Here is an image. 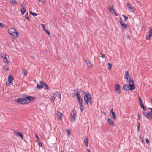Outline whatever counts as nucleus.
<instances>
[{"label": "nucleus", "mask_w": 152, "mask_h": 152, "mask_svg": "<svg viewBox=\"0 0 152 152\" xmlns=\"http://www.w3.org/2000/svg\"><path fill=\"white\" fill-rule=\"evenodd\" d=\"M80 92H83L84 94V101L88 105H90L92 104L91 95L88 92H85L81 90H80Z\"/></svg>", "instance_id": "obj_1"}, {"label": "nucleus", "mask_w": 152, "mask_h": 152, "mask_svg": "<svg viewBox=\"0 0 152 152\" xmlns=\"http://www.w3.org/2000/svg\"><path fill=\"white\" fill-rule=\"evenodd\" d=\"M27 95H23L21 97L18 99H16L15 101L20 104H26L28 103Z\"/></svg>", "instance_id": "obj_2"}, {"label": "nucleus", "mask_w": 152, "mask_h": 152, "mask_svg": "<svg viewBox=\"0 0 152 152\" xmlns=\"http://www.w3.org/2000/svg\"><path fill=\"white\" fill-rule=\"evenodd\" d=\"M8 32L11 35L17 37L18 33L16 30L13 28H10L8 30Z\"/></svg>", "instance_id": "obj_3"}, {"label": "nucleus", "mask_w": 152, "mask_h": 152, "mask_svg": "<svg viewBox=\"0 0 152 152\" xmlns=\"http://www.w3.org/2000/svg\"><path fill=\"white\" fill-rule=\"evenodd\" d=\"M149 109L151 110V111L148 112H146L143 111L142 112V114L148 119L151 120V113H152V108H150Z\"/></svg>", "instance_id": "obj_4"}, {"label": "nucleus", "mask_w": 152, "mask_h": 152, "mask_svg": "<svg viewBox=\"0 0 152 152\" xmlns=\"http://www.w3.org/2000/svg\"><path fill=\"white\" fill-rule=\"evenodd\" d=\"M76 114V111L75 109H73L72 112L71 113V119L73 122L75 121V115Z\"/></svg>", "instance_id": "obj_5"}, {"label": "nucleus", "mask_w": 152, "mask_h": 152, "mask_svg": "<svg viewBox=\"0 0 152 152\" xmlns=\"http://www.w3.org/2000/svg\"><path fill=\"white\" fill-rule=\"evenodd\" d=\"M120 86L118 84L115 85V90L117 94H119L120 93Z\"/></svg>", "instance_id": "obj_6"}, {"label": "nucleus", "mask_w": 152, "mask_h": 152, "mask_svg": "<svg viewBox=\"0 0 152 152\" xmlns=\"http://www.w3.org/2000/svg\"><path fill=\"white\" fill-rule=\"evenodd\" d=\"M120 23L122 28L124 30H126L127 28V25L124 22L122 21L121 18L120 19Z\"/></svg>", "instance_id": "obj_7"}, {"label": "nucleus", "mask_w": 152, "mask_h": 152, "mask_svg": "<svg viewBox=\"0 0 152 152\" xmlns=\"http://www.w3.org/2000/svg\"><path fill=\"white\" fill-rule=\"evenodd\" d=\"M44 83L42 81H40V82L38 83L37 85V88L38 89H40L43 88V84Z\"/></svg>", "instance_id": "obj_8"}, {"label": "nucleus", "mask_w": 152, "mask_h": 152, "mask_svg": "<svg viewBox=\"0 0 152 152\" xmlns=\"http://www.w3.org/2000/svg\"><path fill=\"white\" fill-rule=\"evenodd\" d=\"M27 100H28V103H29L30 102H31V101L32 100H33L35 98H34L33 97H32L31 96H28V95H27Z\"/></svg>", "instance_id": "obj_9"}, {"label": "nucleus", "mask_w": 152, "mask_h": 152, "mask_svg": "<svg viewBox=\"0 0 152 152\" xmlns=\"http://www.w3.org/2000/svg\"><path fill=\"white\" fill-rule=\"evenodd\" d=\"M129 88L128 89V90H134L135 88H136L134 84H130V83H129Z\"/></svg>", "instance_id": "obj_10"}, {"label": "nucleus", "mask_w": 152, "mask_h": 152, "mask_svg": "<svg viewBox=\"0 0 152 152\" xmlns=\"http://www.w3.org/2000/svg\"><path fill=\"white\" fill-rule=\"evenodd\" d=\"M125 77H126V79L127 80H128L129 79H130V77H129V73L128 71L126 70L125 71Z\"/></svg>", "instance_id": "obj_11"}, {"label": "nucleus", "mask_w": 152, "mask_h": 152, "mask_svg": "<svg viewBox=\"0 0 152 152\" xmlns=\"http://www.w3.org/2000/svg\"><path fill=\"white\" fill-rule=\"evenodd\" d=\"M110 113H111L112 115V118L113 120H115L116 119V117L115 112L113 111V109H111Z\"/></svg>", "instance_id": "obj_12"}, {"label": "nucleus", "mask_w": 152, "mask_h": 152, "mask_svg": "<svg viewBox=\"0 0 152 152\" xmlns=\"http://www.w3.org/2000/svg\"><path fill=\"white\" fill-rule=\"evenodd\" d=\"M129 89V86H128L127 84H125L124 85L122 89L124 91H128L129 90H128Z\"/></svg>", "instance_id": "obj_13"}, {"label": "nucleus", "mask_w": 152, "mask_h": 152, "mask_svg": "<svg viewBox=\"0 0 152 152\" xmlns=\"http://www.w3.org/2000/svg\"><path fill=\"white\" fill-rule=\"evenodd\" d=\"M56 115L57 116L59 117L58 119L60 120H61L63 116L62 113L59 111H58Z\"/></svg>", "instance_id": "obj_14"}, {"label": "nucleus", "mask_w": 152, "mask_h": 152, "mask_svg": "<svg viewBox=\"0 0 152 152\" xmlns=\"http://www.w3.org/2000/svg\"><path fill=\"white\" fill-rule=\"evenodd\" d=\"M107 121L108 122V124L110 125L111 126H113L114 125V122L110 118H108L107 119Z\"/></svg>", "instance_id": "obj_15"}, {"label": "nucleus", "mask_w": 152, "mask_h": 152, "mask_svg": "<svg viewBox=\"0 0 152 152\" xmlns=\"http://www.w3.org/2000/svg\"><path fill=\"white\" fill-rule=\"evenodd\" d=\"M84 142H85V145L87 147L88 145V139L86 136L85 137V139L84 140Z\"/></svg>", "instance_id": "obj_16"}, {"label": "nucleus", "mask_w": 152, "mask_h": 152, "mask_svg": "<svg viewBox=\"0 0 152 152\" xmlns=\"http://www.w3.org/2000/svg\"><path fill=\"white\" fill-rule=\"evenodd\" d=\"M85 61L88 66L89 67L92 66V64L89 60L87 59H85Z\"/></svg>", "instance_id": "obj_17"}, {"label": "nucleus", "mask_w": 152, "mask_h": 152, "mask_svg": "<svg viewBox=\"0 0 152 152\" xmlns=\"http://www.w3.org/2000/svg\"><path fill=\"white\" fill-rule=\"evenodd\" d=\"M13 80V78L12 76L11 75H9L8 78V81L10 83H11Z\"/></svg>", "instance_id": "obj_18"}, {"label": "nucleus", "mask_w": 152, "mask_h": 152, "mask_svg": "<svg viewBox=\"0 0 152 152\" xmlns=\"http://www.w3.org/2000/svg\"><path fill=\"white\" fill-rule=\"evenodd\" d=\"M79 104L80 106V109L81 111H82L83 110L84 106L83 105L82 101H81L79 102Z\"/></svg>", "instance_id": "obj_19"}, {"label": "nucleus", "mask_w": 152, "mask_h": 152, "mask_svg": "<svg viewBox=\"0 0 152 152\" xmlns=\"http://www.w3.org/2000/svg\"><path fill=\"white\" fill-rule=\"evenodd\" d=\"M43 84V88L45 89H47V90H50V88L48 87V86L46 83H44Z\"/></svg>", "instance_id": "obj_20"}, {"label": "nucleus", "mask_w": 152, "mask_h": 152, "mask_svg": "<svg viewBox=\"0 0 152 152\" xmlns=\"http://www.w3.org/2000/svg\"><path fill=\"white\" fill-rule=\"evenodd\" d=\"M20 11L21 14L22 15L24 14L26 11L25 7L24 6L21 9Z\"/></svg>", "instance_id": "obj_21"}, {"label": "nucleus", "mask_w": 152, "mask_h": 152, "mask_svg": "<svg viewBox=\"0 0 152 152\" xmlns=\"http://www.w3.org/2000/svg\"><path fill=\"white\" fill-rule=\"evenodd\" d=\"M77 94V98L78 100V102L81 101H83L82 100H80V94Z\"/></svg>", "instance_id": "obj_22"}, {"label": "nucleus", "mask_w": 152, "mask_h": 152, "mask_svg": "<svg viewBox=\"0 0 152 152\" xmlns=\"http://www.w3.org/2000/svg\"><path fill=\"white\" fill-rule=\"evenodd\" d=\"M10 2L12 4H18V3L15 0H10Z\"/></svg>", "instance_id": "obj_23"}, {"label": "nucleus", "mask_w": 152, "mask_h": 152, "mask_svg": "<svg viewBox=\"0 0 152 152\" xmlns=\"http://www.w3.org/2000/svg\"><path fill=\"white\" fill-rule=\"evenodd\" d=\"M4 59V61L6 62L7 64L10 65V63L9 61H8L6 57Z\"/></svg>", "instance_id": "obj_24"}, {"label": "nucleus", "mask_w": 152, "mask_h": 152, "mask_svg": "<svg viewBox=\"0 0 152 152\" xmlns=\"http://www.w3.org/2000/svg\"><path fill=\"white\" fill-rule=\"evenodd\" d=\"M152 36V34H149L148 36H147L146 39L147 40H149L150 39L151 37Z\"/></svg>", "instance_id": "obj_25"}, {"label": "nucleus", "mask_w": 152, "mask_h": 152, "mask_svg": "<svg viewBox=\"0 0 152 152\" xmlns=\"http://www.w3.org/2000/svg\"><path fill=\"white\" fill-rule=\"evenodd\" d=\"M128 82H129L130 83H131V84H134V83L132 80H130V79H129V80H127Z\"/></svg>", "instance_id": "obj_26"}, {"label": "nucleus", "mask_w": 152, "mask_h": 152, "mask_svg": "<svg viewBox=\"0 0 152 152\" xmlns=\"http://www.w3.org/2000/svg\"><path fill=\"white\" fill-rule=\"evenodd\" d=\"M41 25L42 26V28L45 31L46 29L45 28V25L44 24H41Z\"/></svg>", "instance_id": "obj_27"}, {"label": "nucleus", "mask_w": 152, "mask_h": 152, "mask_svg": "<svg viewBox=\"0 0 152 152\" xmlns=\"http://www.w3.org/2000/svg\"><path fill=\"white\" fill-rule=\"evenodd\" d=\"M25 18L26 19L28 20L29 21L30 19L28 15V13H27L25 15Z\"/></svg>", "instance_id": "obj_28"}, {"label": "nucleus", "mask_w": 152, "mask_h": 152, "mask_svg": "<svg viewBox=\"0 0 152 152\" xmlns=\"http://www.w3.org/2000/svg\"><path fill=\"white\" fill-rule=\"evenodd\" d=\"M141 105V107L143 109V110H145L146 111V108L145 107L144 104H142Z\"/></svg>", "instance_id": "obj_29"}, {"label": "nucleus", "mask_w": 152, "mask_h": 152, "mask_svg": "<svg viewBox=\"0 0 152 152\" xmlns=\"http://www.w3.org/2000/svg\"><path fill=\"white\" fill-rule=\"evenodd\" d=\"M138 99H139V102H140V104H143V101L142 100L141 98L140 97H138Z\"/></svg>", "instance_id": "obj_30"}, {"label": "nucleus", "mask_w": 152, "mask_h": 152, "mask_svg": "<svg viewBox=\"0 0 152 152\" xmlns=\"http://www.w3.org/2000/svg\"><path fill=\"white\" fill-rule=\"evenodd\" d=\"M23 72L25 76H26L27 75V72L25 69H24L23 70Z\"/></svg>", "instance_id": "obj_31"}, {"label": "nucleus", "mask_w": 152, "mask_h": 152, "mask_svg": "<svg viewBox=\"0 0 152 152\" xmlns=\"http://www.w3.org/2000/svg\"><path fill=\"white\" fill-rule=\"evenodd\" d=\"M113 6L112 5H110V7L109 8V10L110 11L112 12V10H113Z\"/></svg>", "instance_id": "obj_32"}, {"label": "nucleus", "mask_w": 152, "mask_h": 152, "mask_svg": "<svg viewBox=\"0 0 152 152\" xmlns=\"http://www.w3.org/2000/svg\"><path fill=\"white\" fill-rule=\"evenodd\" d=\"M124 17V20L125 21H127L128 19V17L124 15H122Z\"/></svg>", "instance_id": "obj_33"}, {"label": "nucleus", "mask_w": 152, "mask_h": 152, "mask_svg": "<svg viewBox=\"0 0 152 152\" xmlns=\"http://www.w3.org/2000/svg\"><path fill=\"white\" fill-rule=\"evenodd\" d=\"M55 99V97L53 96L52 95L51 98V101L52 102H53L54 101V99Z\"/></svg>", "instance_id": "obj_34"}, {"label": "nucleus", "mask_w": 152, "mask_h": 152, "mask_svg": "<svg viewBox=\"0 0 152 152\" xmlns=\"http://www.w3.org/2000/svg\"><path fill=\"white\" fill-rule=\"evenodd\" d=\"M58 92H55V93H54L52 95H53V96L55 97V98H56V97L57 96L58 94Z\"/></svg>", "instance_id": "obj_35"}, {"label": "nucleus", "mask_w": 152, "mask_h": 152, "mask_svg": "<svg viewBox=\"0 0 152 152\" xmlns=\"http://www.w3.org/2000/svg\"><path fill=\"white\" fill-rule=\"evenodd\" d=\"M1 57L4 58H5L6 57V55L4 53H1Z\"/></svg>", "instance_id": "obj_36"}, {"label": "nucleus", "mask_w": 152, "mask_h": 152, "mask_svg": "<svg viewBox=\"0 0 152 152\" xmlns=\"http://www.w3.org/2000/svg\"><path fill=\"white\" fill-rule=\"evenodd\" d=\"M149 34H152V27H150V30L149 31Z\"/></svg>", "instance_id": "obj_37"}, {"label": "nucleus", "mask_w": 152, "mask_h": 152, "mask_svg": "<svg viewBox=\"0 0 152 152\" xmlns=\"http://www.w3.org/2000/svg\"><path fill=\"white\" fill-rule=\"evenodd\" d=\"M17 134L18 135V136L21 137L22 139L23 138V135L20 132H18Z\"/></svg>", "instance_id": "obj_38"}, {"label": "nucleus", "mask_w": 152, "mask_h": 152, "mask_svg": "<svg viewBox=\"0 0 152 152\" xmlns=\"http://www.w3.org/2000/svg\"><path fill=\"white\" fill-rule=\"evenodd\" d=\"M108 64L109 66V67L108 68V69H111V67L112 66V64L110 63H108Z\"/></svg>", "instance_id": "obj_39"}, {"label": "nucleus", "mask_w": 152, "mask_h": 152, "mask_svg": "<svg viewBox=\"0 0 152 152\" xmlns=\"http://www.w3.org/2000/svg\"><path fill=\"white\" fill-rule=\"evenodd\" d=\"M44 31L48 35H49L50 34V32L47 29H46Z\"/></svg>", "instance_id": "obj_40"}, {"label": "nucleus", "mask_w": 152, "mask_h": 152, "mask_svg": "<svg viewBox=\"0 0 152 152\" xmlns=\"http://www.w3.org/2000/svg\"><path fill=\"white\" fill-rule=\"evenodd\" d=\"M127 7L130 10H131L132 9L131 5L129 3H128L127 4Z\"/></svg>", "instance_id": "obj_41"}, {"label": "nucleus", "mask_w": 152, "mask_h": 152, "mask_svg": "<svg viewBox=\"0 0 152 152\" xmlns=\"http://www.w3.org/2000/svg\"><path fill=\"white\" fill-rule=\"evenodd\" d=\"M137 124H138L137 126L138 128H140V123L139 122H137Z\"/></svg>", "instance_id": "obj_42"}, {"label": "nucleus", "mask_w": 152, "mask_h": 152, "mask_svg": "<svg viewBox=\"0 0 152 152\" xmlns=\"http://www.w3.org/2000/svg\"><path fill=\"white\" fill-rule=\"evenodd\" d=\"M140 140L143 143H144V139L143 137H141L140 138Z\"/></svg>", "instance_id": "obj_43"}, {"label": "nucleus", "mask_w": 152, "mask_h": 152, "mask_svg": "<svg viewBox=\"0 0 152 152\" xmlns=\"http://www.w3.org/2000/svg\"><path fill=\"white\" fill-rule=\"evenodd\" d=\"M66 131L68 135H69L70 134V132L69 130H67V129H66Z\"/></svg>", "instance_id": "obj_44"}, {"label": "nucleus", "mask_w": 152, "mask_h": 152, "mask_svg": "<svg viewBox=\"0 0 152 152\" xmlns=\"http://www.w3.org/2000/svg\"><path fill=\"white\" fill-rule=\"evenodd\" d=\"M57 96L59 99H61V96L60 94L58 93Z\"/></svg>", "instance_id": "obj_45"}, {"label": "nucleus", "mask_w": 152, "mask_h": 152, "mask_svg": "<svg viewBox=\"0 0 152 152\" xmlns=\"http://www.w3.org/2000/svg\"><path fill=\"white\" fill-rule=\"evenodd\" d=\"M36 138L37 139V141H39V137L37 136V135H36Z\"/></svg>", "instance_id": "obj_46"}, {"label": "nucleus", "mask_w": 152, "mask_h": 152, "mask_svg": "<svg viewBox=\"0 0 152 152\" xmlns=\"http://www.w3.org/2000/svg\"><path fill=\"white\" fill-rule=\"evenodd\" d=\"M140 113H138V120H139L140 119Z\"/></svg>", "instance_id": "obj_47"}, {"label": "nucleus", "mask_w": 152, "mask_h": 152, "mask_svg": "<svg viewBox=\"0 0 152 152\" xmlns=\"http://www.w3.org/2000/svg\"><path fill=\"white\" fill-rule=\"evenodd\" d=\"M32 15L34 16H36L37 15V14H36V13H33L32 14Z\"/></svg>", "instance_id": "obj_48"}, {"label": "nucleus", "mask_w": 152, "mask_h": 152, "mask_svg": "<svg viewBox=\"0 0 152 152\" xmlns=\"http://www.w3.org/2000/svg\"><path fill=\"white\" fill-rule=\"evenodd\" d=\"M4 26V24L3 23H0V26L1 27H3Z\"/></svg>", "instance_id": "obj_49"}, {"label": "nucleus", "mask_w": 152, "mask_h": 152, "mask_svg": "<svg viewBox=\"0 0 152 152\" xmlns=\"http://www.w3.org/2000/svg\"><path fill=\"white\" fill-rule=\"evenodd\" d=\"M77 94H80V92H76L75 94V96H77Z\"/></svg>", "instance_id": "obj_50"}, {"label": "nucleus", "mask_w": 152, "mask_h": 152, "mask_svg": "<svg viewBox=\"0 0 152 152\" xmlns=\"http://www.w3.org/2000/svg\"><path fill=\"white\" fill-rule=\"evenodd\" d=\"M39 1L42 3H43L45 2V0H39Z\"/></svg>", "instance_id": "obj_51"}, {"label": "nucleus", "mask_w": 152, "mask_h": 152, "mask_svg": "<svg viewBox=\"0 0 152 152\" xmlns=\"http://www.w3.org/2000/svg\"><path fill=\"white\" fill-rule=\"evenodd\" d=\"M101 57L103 58H104V55L103 54H101Z\"/></svg>", "instance_id": "obj_52"}, {"label": "nucleus", "mask_w": 152, "mask_h": 152, "mask_svg": "<svg viewBox=\"0 0 152 152\" xmlns=\"http://www.w3.org/2000/svg\"><path fill=\"white\" fill-rule=\"evenodd\" d=\"M146 141L147 143H148L149 142V140L148 139H146Z\"/></svg>", "instance_id": "obj_53"}, {"label": "nucleus", "mask_w": 152, "mask_h": 152, "mask_svg": "<svg viewBox=\"0 0 152 152\" xmlns=\"http://www.w3.org/2000/svg\"><path fill=\"white\" fill-rule=\"evenodd\" d=\"M42 144L41 143V142H39V146H42Z\"/></svg>", "instance_id": "obj_54"}, {"label": "nucleus", "mask_w": 152, "mask_h": 152, "mask_svg": "<svg viewBox=\"0 0 152 152\" xmlns=\"http://www.w3.org/2000/svg\"><path fill=\"white\" fill-rule=\"evenodd\" d=\"M4 68H5V69L7 71H9V69L8 68V67H7L6 68H5V67H4Z\"/></svg>", "instance_id": "obj_55"}, {"label": "nucleus", "mask_w": 152, "mask_h": 152, "mask_svg": "<svg viewBox=\"0 0 152 152\" xmlns=\"http://www.w3.org/2000/svg\"><path fill=\"white\" fill-rule=\"evenodd\" d=\"M25 4H24V3H23L21 5V6H22L23 5V7L24 6L25 7Z\"/></svg>", "instance_id": "obj_56"}, {"label": "nucleus", "mask_w": 152, "mask_h": 152, "mask_svg": "<svg viewBox=\"0 0 152 152\" xmlns=\"http://www.w3.org/2000/svg\"><path fill=\"white\" fill-rule=\"evenodd\" d=\"M18 132H19L17 131H14V133L15 134H18Z\"/></svg>", "instance_id": "obj_57"}, {"label": "nucleus", "mask_w": 152, "mask_h": 152, "mask_svg": "<svg viewBox=\"0 0 152 152\" xmlns=\"http://www.w3.org/2000/svg\"><path fill=\"white\" fill-rule=\"evenodd\" d=\"M115 14V16H118V14H116V12H114V13Z\"/></svg>", "instance_id": "obj_58"}, {"label": "nucleus", "mask_w": 152, "mask_h": 152, "mask_svg": "<svg viewBox=\"0 0 152 152\" xmlns=\"http://www.w3.org/2000/svg\"><path fill=\"white\" fill-rule=\"evenodd\" d=\"M10 83H6V85L7 86H10Z\"/></svg>", "instance_id": "obj_59"}, {"label": "nucleus", "mask_w": 152, "mask_h": 152, "mask_svg": "<svg viewBox=\"0 0 152 152\" xmlns=\"http://www.w3.org/2000/svg\"><path fill=\"white\" fill-rule=\"evenodd\" d=\"M114 12H115V10L114 9H113V10H112V12H112V13H114Z\"/></svg>", "instance_id": "obj_60"}, {"label": "nucleus", "mask_w": 152, "mask_h": 152, "mask_svg": "<svg viewBox=\"0 0 152 152\" xmlns=\"http://www.w3.org/2000/svg\"><path fill=\"white\" fill-rule=\"evenodd\" d=\"M31 58H32L33 59H34V56H31Z\"/></svg>", "instance_id": "obj_61"}, {"label": "nucleus", "mask_w": 152, "mask_h": 152, "mask_svg": "<svg viewBox=\"0 0 152 152\" xmlns=\"http://www.w3.org/2000/svg\"><path fill=\"white\" fill-rule=\"evenodd\" d=\"M151 120L152 119V113H151Z\"/></svg>", "instance_id": "obj_62"}, {"label": "nucleus", "mask_w": 152, "mask_h": 152, "mask_svg": "<svg viewBox=\"0 0 152 152\" xmlns=\"http://www.w3.org/2000/svg\"><path fill=\"white\" fill-rule=\"evenodd\" d=\"M29 12H30V14H32V13H33L32 11H29Z\"/></svg>", "instance_id": "obj_63"}, {"label": "nucleus", "mask_w": 152, "mask_h": 152, "mask_svg": "<svg viewBox=\"0 0 152 152\" xmlns=\"http://www.w3.org/2000/svg\"><path fill=\"white\" fill-rule=\"evenodd\" d=\"M87 150L88 152H90V150H89V149H87Z\"/></svg>", "instance_id": "obj_64"}]
</instances>
